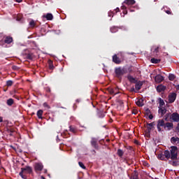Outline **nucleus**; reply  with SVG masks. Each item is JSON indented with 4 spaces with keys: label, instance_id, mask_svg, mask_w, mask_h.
I'll use <instances>...</instances> for the list:
<instances>
[{
    "label": "nucleus",
    "instance_id": "1",
    "mask_svg": "<svg viewBox=\"0 0 179 179\" xmlns=\"http://www.w3.org/2000/svg\"><path fill=\"white\" fill-rule=\"evenodd\" d=\"M164 156L167 160H178V148L177 146H171L170 151L164 150Z\"/></svg>",
    "mask_w": 179,
    "mask_h": 179
},
{
    "label": "nucleus",
    "instance_id": "2",
    "mask_svg": "<svg viewBox=\"0 0 179 179\" xmlns=\"http://www.w3.org/2000/svg\"><path fill=\"white\" fill-rule=\"evenodd\" d=\"M115 73L116 78H121L124 73H127L125 71V69H122L121 67H117L115 69Z\"/></svg>",
    "mask_w": 179,
    "mask_h": 179
},
{
    "label": "nucleus",
    "instance_id": "3",
    "mask_svg": "<svg viewBox=\"0 0 179 179\" xmlns=\"http://www.w3.org/2000/svg\"><path fill=\"white\" fill-rule=\"evenodd\" d=\"M112 61L116 65H120L124 61V57L121 56V57H118L116 54H115L112 57Z\"/></svg>",
    "mask_w": 179,
    "mask_h": 179
},
{
    "label": "nucleus",
    "instance_id": "4",
    "mask_svg": "<svg viewBox=\"0 0 179 179\" xmlns=\"http://www.w3.org/2000/svg\"><path fill=\"white\" fill-rule=\"evenodd\" d=\"M166 122H164V120L159 119L157 122V128L158 132H162V128L164 129Z\"/></svg>",
    "mask_w": 179,
    "mask_h": 179
},
{
    "label": "nucleus",
    "instance_id": "5",
    "mask_svg": "<svg viewBox=\"0 0 179 179\" xmlns=\"http://www.w3.org/2000/svg\"><path fill=\"white\" fill-rule=\"evenodd\" d=\"M97 142H99V139L94 137L91 138V141H90L91 145L96 150H99V149H100V148L99 147V143H97Z\"/></svg>",
    "mask_w": 179,
    "mask_h": 179
},
{
    "label": "nucleus",
    "instance_id": "6",
    "mask_svg": "<svg viewBox=\"0 0 179 179\" xmlns=\"http://www.w3.org/2000/svg\"><path fill=\"white\" fill-rule=\"evenodd\" d=\"M170 120H172L173 122H179V114L177 112L173 113L170 116Z\"/></svg>",
    "mask_w": 179,
    "mask_h": 179
},
{
    "label": "nucleus",
    "instance_id": "7",
    "mask_svg": "<svg viewBox=\"0 0 179 179\" xmlns=\"http://www.w3.org/2000/svg\"><path fill=\"white\" fill-rule=\"evenodd\" d=\"M176 99H177V94L175 92L170 93L169 95V103H174L176 101Z\"/></svg>",
    "mask_w": 179,
    "mask_h": 179
},
{
    "label": "nucleus",
    "instance_id": "8",
    "mask_svg": "<svg viewBox=\"0 0 179 179\" xmlns=\"http://www.w3.org/2000/svg\"><path fill=\"white\" fill-rule=\"evenodd\" d=\"M173 128H174V124L173 122H168L165 123L164 129H165V131H171Z\"/></svg>",
    "mask_w": 179,
    "mask_h": 179
},
{
    "label": "nucleus",
    "instance_id": "9",
    "mask_svg": "<svg viewBox=\"0 0 179 179\" xmlns=\"http://www.w3.org/2000/svg\"><path fill=\"white\" fill-rule=\"evenodd\" d=\"M21 171L24 172V173H27L28 174H31V173H33V168L27 166L24 168H21Z\"/></svg>",
    "mask_w": 179,
    "mask_h": 179
},
{
    "label": "nucleus",
    "instance_id": "10",
    "mask_svg": "<svg viewBox=\"0 0 179 179\" xmlns=\"http://www.w3.org/2000/svg\"><path fill=\"white\" fill-rule=\"evenodd\" d=\"M35 171H42L43 169H44V166L41 163H36L35 164Z\"/></svg>",
    "mask_w": 179,
    "mask_h": 179
},
{
    "label": "nucleus",
    "instance_id": "11",
    "mask_svg": "<svg viewBox=\"0 0 179 179\" xmlns=\"http://www.w3.org/2000/svg\"><path fill=\"white\" fill-rule=\"evenodd\" d=\"M155 80L157 83H162L164 80V78L162 75L158 74L155 76Z\"/></svg>",
    "mask_w": 179,
    "mask_h": 179
},
{
    "label": "nucleus",
    "instance_id": "12",
    "mask_svg": "<svg viewBox=\"0 0 179 179\" xmlns=\"http://www.w3.org/2000/svg\"><path fill=\"white\" fill-rule=\"evenodd\" d=\"M142 86H143V81H137L135 85L136 90H141V89H142Z\"/></svg>",
    "mask_w": 179,
    "mask_h": 179
},
{
    "label": "nucleus",
    "instance_id": "13",
    "mask_svg": "<svg viewBox=\"0 0 179 179\" xmlns=\"http://www.w3.org/2000/svg\"><path fill=\"white\" fill-rule=\"evenodd\" d=\"M13 42V38L12 36H6L4 38V43L6 44H10L11 43Z\"/></svg>",
    "mask_w": 179,
    "mask_h": 179
},
{
    "label": "nucleus",
    "instance_id": "14",
    "mask_svg": "<svg viewBox=\"0 0 179 179\" xmlns=\"http://www.w3.org/2000/svg\"><path fill=\"white\" fill-rule=\"evenodd\" d=\"M124 5H127V6H132V5H135L136 1L135 0H125L124 1Z\"/></svg>",
    "mask_w": 179,
    "mask_h": 179
},
{
    "label": "nucleus",
    "instance_id": "15",
    "mask_svg": "<svg viewBox=\"0 0 179 179\" xmlns=\"http://www.w3.org/2000/svg\"><path fill=\"white\" fill-rule=\"evenodd\" d=\"M166 89V86L163 85H160L157 87V92H158V93H162V92H164Z\"/></svg>",
    "mask_w": 179,
    "mask_h": 179
},
{
    "label": "nucleus",
    "instance_id": "16",
    "mask_svg": "<svg viewBox=\"0 0 179 179\" xmlns=\"http://www.w3.org/2000/svg\"><path fill=\"white\" fill-rule=\"evenodd\" d=\"M155 125H156V122H152L151 123H148L147 124L148 132L149 134H150V131H152V128H153V127H155Z\"/></svg>",
    "mask_w": 179,
    "mask_h": 179
},
{
    "label": "nucleus",
    "instance_id": "17",
    "mask_svg": "<svg viewBox=\"0 0 179 179\" xmlns=\"http://www.w3.org/2000/svg\"><path fill=\"white\" fill-rule=\"evenodd\" d=\"M158 113L161 114V117H163V115L167 113V109H166L165 107L159 108Z\"/></svg>",
    "mask_w": 179,
    "mask_h": 179
},
{
    "label": "nucleus",
    "instance_id": "18",
    "mask_svg": "<svg viewBox=\"0 0 179 179\" xmlns=\"http://www.w3.org/2000/svg\"><path fill=\"white\" fill-rule=\"evenodd\" d=\"M127 79L130 83H136V82H138V80H136V78L132 77V76H131V75L127 76Z\"/></svg>",
    "mask_w": 179,
    "mask_h": 179
},
{
    "label": "nucleus",
    "instance_id": "19",
    "mask_svg": "<svg viewBox=\"0 0 179 179\" xmlns=\"http://www.w3.org/2000/svg\"><path fill=\"white\" fill-rule=\"evenodd\" d=\"M159 48H160V46H153L151 49V51H152L153 54H155L156 55H157Z\"/></svg>",
    "mask_w": 179,
    "mask_h": 179
},
{
    "label": "nucleus",
    "instance_id": "20",
    "mask_svg": "<svg viewBox=\"0 0 179 179\" xmlns=\"http://www.w3.org/2000/svg\"><path fill=\"white\" fill-rule=\"evenodd\" d=\"M48 64L49 69H50V71H53V69H55V66H54V63H53L52 60L49 59L48 61Z\"/></svg>",
    "mask_w": 179,
    "mask_h": 179
},
{
    "label": "nucleus",
    "instance_id": "21",
    "mask_svg": "<svg viewBox=\"0 0 179 179\" xmlns=\"http://www.w3.org/2000/svg\"><path fill=\"white\" fill-rule=\"evenodd\" d=\"M171 142L173 145L176 144V143H179V138L178 137H175V136L171 137Z\"/></svg>",
    "mask_w": 179,
    "mask_h": 179
},
{
    "label": "nucleus",
    "instance_id": "22",
    "mask_svg": "<svg viewBox=\"0 0 179 179\" xmlns=\"http://www.w3.org/2000/svg\"><path fill=\"white\" fill-rule=\"evenodd\" d=\"M108 92L110 94H114V96H115V94H118V92H115V90L114 88H108Z\"/></svg>",
    "mask_w": 179,
    "mask_h": 179
},
{
    "label": "nucleus",
    "instance_id": "23",
    "mask_svg": "<svg viewBox=\"0 0 179 179\" xmlns=\"http://www.w3.org/2000/svg\"><path fill=\"white\" fill-rule=\"evenodd\" d=\"M15 103V100H13V99H12V98L8 99L7 100V101H6L7 106H9L10 107L11 106H13V103Z\"/></svg>",
    "mask_w": 179,
    "mask_h": 179
},
{
    "label": "nucleus",
    "instance_id": "24",
    "mask_svg": "<svg viewBox=\"0 0 179 179\" xmlns=\"http://www.w3.org/2000/svg\"><path fill=\"white\" fill-rule=\"evenodd\" d=\"M43 17L48 20H52V19H54V16L51 13H47Z\"/></svg>",
    "mask_w": 179,
    "mask_h": 179
},
{
    "label": "nucleus",
    "instance_id": "25",
    "mask_svg": "<svg viewBox=\"0 0 179 179\" xmlns=\"http://www.w3.org/2000/svg\"><path fill=\"white\" fill-rule=\"evenodd\" d=\"M43 110H38L37 111L36 115L38 117V118H39V120H43Z\"/></svg>",
    "mask_w": 179,
    "mask_h": 179
},
{
    "label": "nucleus",
    "instance_id": "26",
    "mask_svg": "<svg viewBox=\"0 0 179 179\" xmlns=\"http://www.w3.org/2000/svg\"><path fill=\"white\" fill-rule=\"evenodd\" d=\"M69 131H70V132H72L73 134L78 133V129H76V127H73V126L69 127Z\"/></svg>",
    "mask_w": 179,
    "mask_h": 179
},
{
    "label": "nucleus",
    "instance_id": "27",
    "mask_svg": "<svg viewBox=\"0 0 179 179\" xmlns=\"http://www.w3.org/2000/svg\"><path fill=\"white\" fill-rule=\"evenodd\" d=\"M157 158L159 159V160H166V155H164V151L163 153H159L157 155Z\"/></svg>",
    "mask_w": 179,
    "mask_h": 179
},
{
    "label": "nucleus",
    "instance_id": "28",
    "mask_svg": "<svg viewBox=\"0 0 179 179\" xmlns=\"http://www.w3.org/2000/svg\"><path fill=\"white\" fill-rule=\"evenodd\" d=\"M166 9H167V6H164L162 8V10H164V12L167 13V15H171V10H170V8H168V10H166Z\"/></svg>",
    "mask_w": 179,
    "mask_h": 179
},
{
    "label": "nucleus",
    "instance_id": "29",
    "mask_svg": "<svg viewBox=\"0 0 179 179\" xmlns=\"http://www.w3.org/2000/svg\"><path fill=\"white\" fill-rule=\"evenodd\" d=\"M136 106H138V107H143L144 103H143V101L142 99H138L136 102Z\"/></svg>",
    "mask_w": 179,
    "mask_h": 179
},
{
    "label": "nucleus",
    "instance_id": "30",
    "mask_svg": "<svg viewBox=\"0 0 179 179\" xmlns=\"http://www.w3.org/2000/svg\"><path fill=\"white\" fill-rule=\"evenodd\" d=\"M25 55L27 59H30L31 61L34 58L33 53H27Z\"/></svg>",
    "mask_w": 179,
    "mask_h": 179
},
{
    "label": "nucleus",
    "instance_id": "31",
    "mask_svg": "<svg viewBox=\"0 0 179 179\" xmlns=\"http://www.w3.org/2000/svg\"><path fill=\"white\" fill-rule=\"evenodd\" d=\"M29 27H30L31 29H34V27H36V21H34V20H31L29 22Z\"/></svg>",
    "mask_w": 179,
    "mask_h": 179
},
{
    "label": "nucleus",
    "instance_id": "32",
    "mask_svg": "<svg viewBox=\"0 0 179 179\" xmlns=\"http://www.w3.org/2000/svg\"><path fill=\"white\" fill-rule=\"evenodd\" d=\"M117 153L119 157H122V156H124V151L121 149H118Z\"/></svg>",
    "mask_w": 179,
    "mask_h": 179
},
{
    "label": "nucleus",
    "instance_id": "33",
    "mask_svg": "<svg viewBox=\"0 0 179 179\" xmlns=\"http://www.w3.org/2000/svg\"><path fill=\"white\" fill-rule=\"evenodd\" d=\"M130 179H139L138 173L135 172L132 173L131 176L130 177Z\"/></svg>",
    "mask_w": 179,
    "mask_h": 179
},
{
    "label": "nucleus",
    "instance_id": "34",
    "mask_svg": "<svg viewBox=\"0 0 179 179\" xmlns=\"http://www.w3.org/2000/svg\"><path fill=\"white\" fill-rule=\"evenodd\" d=\"M121 8L122 9V13L124 14V15H127V13H128V11L127 10V6H125V5H123V6H122V7H121Z\"/></svg>",
    "mask_w": 179,
    "mask_h": 179
},
{
    "label": "nucleus",
    "instance_id": "35",
    "mask_svg": "<svg viewBox=\"0 0 179 179\" xmlns=\"http://www.w3.org/2000/svg\"><path fill=\"white\" fill-rule=\"evenodd\" d=\"M24 174V172H23V171H21L19 173V176H20V177L23 179H27V176Z\"/></svg>",
    "mask_w": 179,
    "mask_h": 179
},
{
    "label": "nucleus",
    "instance_id": "36",
    "mask_svg": "<svg viewBox=\"0 0 179 179\" xmlns=\"http://www.w3.org/2000/svg\"><path fill=\"white\" fill-rule=\"evenodd\" d=\"M110 31L112 32V33H117V31H118V27H110Z\"/></svg>",
    "mask_w": 179,
    "mask_h": 179
},
{
    "label": "nucleus",
    "instance_id": "37",
    "mask_svg": "<svg viewBox=\"0 0 179 179\" xmlns=\"http://www.w3.org/2000/svg\"><path fill=\"white\" fill-rule=\"evenodd\" d=\"M151 62H152V64H159L160 62V59L152 58Z\"/></svg>",
    "mask_w": 179,
    "mask_h": 179
},
{
    "label": "nucleus",
    "instance_id": "38",
    "mask_svg": "<svg viewBox=\"0 0 179 179\" xmlns=\"http://www.w3.org/2000/svg\"><path fill=\"white\" fill-rule=\"evenodd\" d=\"M159 108L163 107L166 103H164V100H163L162 98L159 99Z\"/></svg>",
    "mask_w": 179,
    "mask_h": 179
},
{
    "label": "nucleus",
    "instance_id": "39",
    "mask_svg": "<svg viewBox=\"0 0 179 179\" xmlns=\"http://www.w3.org/2000/svg\"><path fill=\"white\" fill-rule=\"evenodd\" d=\"M169 80H174V79H176V76L174 74H169Z\"/></svg>",
    "mask_w": 179,
    "mask_h": 179
},
{
    "label": "nucleus",
    "instance_id": "40",
    "mask_svg": "<svg viewBox=\"0 0 179 179\" xmlns=\"http://www.w3.org/2000/svg\"><path fill=\"white\" fill-rule=\"evenodd\" d=\"M78 164H79L80 167H81V169H83L84 170L86 169V166L81 162H79Z\"/></svg>",
    "mask_w": 179,
    "mask_h": 179
},
{
    "label": "nucleus",
    "instance_id": "41",
    "mask_svg": "<svg viewBox=\"0 0 179 179\" xmlns=\"http://www.w3.org/2000/svg\"><path fill=\"white\" fill-rule=\"evenodd\" d=\"M12 85H13V81H12V80H8V81L6 82V85H7L8 87L12 86Z\"/></svg>",
    "mask_w": 179,
    "mask_h": 179
},
{
    "label": "nucleus",
    "instance_id": "42",
    "mask_svg": "<svg viewBox=\"0 0 179 179\" xmlns=\"http://www.w3.org/2000/svg\"><path fill=\"white\" fill-rule=\"evenodd\" d=\"M152 114V112L149 108L145 109V115H150Z\"/></svg>",
    "mask_w": 179,
    "mask_h": 179
},
{
    "label": "nucleus",
    "instance_id": "43",
    "mask_svg": "<svg viewBox=\"0 0 179 179\" xmlns=\"http://www.w3.org/2000/svg\"><path fill=\"white\" fill-rule=\"evenodd\" d=\"M44 90L45 92H47V93H51V88H50V87H46L44 88Z\"/></svg>",
    "mask_w": 179,
    "mask_h": 179
},
{
    "label": "nucleus",
    "instance_id": "44",
    "mask_svg": "<svg viewBox=\"0 0 179 179\" xmlns=\"http://www.w3.org/2000/svg\"><path fill=\"white\" fill-rule=\"evenodd\" d=\"M12 69H13V71H19V67L17 66H13Z\"/></svg>",
    "mask_w": 179,
    "mask_h": 179
},
{
    "label": "nucleus",
    "instance_id": "45",
    "mask_svg": "<svg viewBox=\"0 0 179 179\" xmlns=\"http://www.w3.org/2000/svg\"><path fill=\"white\" fill-rule=\"evenodd\" d=\"M43 107H45V108H50V106L48 105V103H47V102L43 103Z\"/></svg>",
    "mask_w": 179,
    "mask_h": 179
},
{
    "label": "nucleus",
    "instance_id": "46",
    "mask_svg": "<svg viewBox=\"0 0 179 179\" xmlns=\"http://www.w3.org/2000/svg\"><path fill=\"white\" fill-rule=\"evenodd\" d=\"M169 115H170V113H166L165 115V118H164L165 121H169Z\"/></svg>",
    "mask_w": 179,
    "mask_h": 179
},
{
    "label": "nucleus",
    "instance_id": "47",
    "mask_svg": "<svg viewBox=\"0 0 179 179\" xmlns=\"http://www.w3.org/2000/svg\"><path fill=\"white\" fill-rule=\"evenodd\" d=\"M132 114H134V115H136V114H138V110L134 109V110H132Z\"/></svg>",
    "mask_w": 179,
    "mask_h": 179
},
{
    "label": "nucleus",
    "instance_id": "48",
    "mask_svg": "<svg viewBox=\"0 0 179 179\" xmlns=\"http://www.w3.org/2000/svg\"><path fill=\"white\" fill-rule=\"evenodd\" d=\"M177 161H173V162H171V164L172 165V166H177Z\"/></svg>",
    "mask_w": 179,
    "mask_h": 179
},
{
    "label": "nucleus",
    "instance_id": "49",
    "mask_svg": "<svg viewBox=\"0 0 179 179\" xmlns=\"http://www.w3.org/2000/svg\"><path fill=\"white\" fill-rule=\"evenodd\" d=\"M104 117H106L104 113H101L99 114V118H104Z\"/></svg>",
    "mask_w": 179,
    "mask_h": 179
},
{
    "label": "nucleus",
    "instance_id": "50",
    "mask_svg": "<svg viewBox=\"0 0 179 179\" xmlns=\"http://www.w3.org/2000/svg\"><path fill=\"white\" fill-rule=\"evenodd\" d=\"M127 150H131V151L134 150V148L132 146H128L127 147Z\"/></svg>",
    "mask_w": 179,
    "mask_h": 179
},
{
    "label": "nucleus",
    "instance_id": "51",
    "mask_svg": "<svg viewBox=\"0 0 179 179\" xmlns=\"http://www.w3.org/2000/svg\"><path fill=\"white\" fill-rule=\"evenodd\" d=\"M149 120H153V115H148Z\"/></svg>",
    "mask_w": 179,
    "mask_h": 179
},
{
    "label": "nucleus",
    "instance_id": "52",
    "mask_svg": "<svg viewBox=\"0 0 179 179\" xmlns=\"http://www.w3.org/2000/svg\"><path fill=\"white\" fill-rule=\"evenodd\" d=\"M0 122H3V117H0Z\"/></svg>",
    "mask_w": 179,
    "mask_h": 179
},
{
    "label": "nucleus",
    "instance_id": "53",
    "mask_svg": "<svg viewBox=\"0 0 179 179\" xmlns=\"http://www.w3.org/2000/svg\"><path fill=\"white\" fill-rule=\"evenodd\" d=\"M15 2H18V3H20V2H22L23 0H15Z\"/></svg>",
    "mask_w": 179,
    "mask_h": 179
},
{
    "label": "nucleus",
    "instance_id": "54",
    "mask_svg": "<svg viewBox=\"0 0 179 179\" xmlns=\"http://www.w3.org/2000/svg\"><path fill=\"white\" fill-rule=\"evenodd\" d=\"M115 10H116V13H117V12H120V8H117L115 9Z\"/></svg>",
    "mask_w": 179,
    "mask_h": 179
},
{
    "label": "nucleus",
    "instance_id": "55",
    "mask_svg": "<svg viewBox=\"0 0 179 179\" xmlns=\"http://www.w3.org/2000/svg\"><path fill=\"white\" fill-rule=\"evenodd\" d=\"M130 92H135V88H134V87L131 88V90H130Z\"/></svg>",
    "mask_w": 179,
    "mask_h": 179
},
{
    "label": "nucleus",
    "instance_id": "56",
    "mask_svg": "<svg viewBox=\"0 0 179 179\" xmlns=\"http://www.w3.org/2000/svg\"><path fill=\"white\" fill-rule=\"evenodd\" d=\"M80 100L79 99H76V102L79 103Z\"/></svg>",
    "mask_w": 179,
    "mask_h": 179
},
{
    "label": "nucleus",
    "instance_id": "57",
    "mask_svg": "<svg viewBox=\"0 0 179 179\" xmlns=\"http://www.w3.org/2000/svg\"><path fill=\"white\" fill-rule=\"evenodd\" d=\"M41 179H45L44 176H41Z\"/></svg>",
    "mask_w": 179,
    "mask_h": 179
},
{
    "label": "nucleus",
    "instance_id": "58",
    "mask_svg": "<svg viewBox=\"0 0 179 179\" xmlns=\"http://www.w3.org/2000/svg\"><path fill=\"white\" fill-rule=\"evenodd\" d=\"M178 129H179V123L178 124Z\"/></svg>",
    "mask_w": 179,
    "mask_h": 179
},
{
    "label": "nucleus",
    "instance_id": "59",
    "mask_svg": "<svg viewBox=\"0 0 179 179\" xmlns=\"http://www.w3.org/2000/svg\"><path fill=\"white\" fill-rule=\"evenodd\" d=\"M9 131H10V132H11V133L13 132V131H12V130H9Z\"/></svg>",
    "mask_w": 179,
    "mask_h": 179
},
{
    "label": "nucleus",
    "instance_id": "60",
    "mask_svg": "<svg viewBox=\"0 0 179 179\" xmlns=\"http://www.w3.org/2000/svg\"><path fill=\"white\" fill-rule=\"evenodd\" d=\"M177 89H179V85H178V87H177Z\"/></svg>",
    "mask_w": 179,
    "mask_h": 179
},
{
    "label": "nucleus",
    "instance_id": "61",
    "mask_svg": "<svg viewBox=\"0 0 179 179\" xmlns=\"http://www.w3.org/2000/svg\"><path fill=\"white\" fill-rule=\"evenodd\" d=\"M93 152H94V153H96V150H93Z\"/></svg>",
    "mask_w": 179,
    "mask_h": 179
},
{
    "label": "nucleus",
    "instance_id": "62",
    "mask_svg": "<svg viewBox=\"0 0 179 179\" xmlns=\"http://www.w3.org/2000/svg\"><path fill=\"white\" fill-rule=\"evenodd\" d=\"M0 163H1V159H0Z\"/></svg>",
    "mask_w": 179,
    "mask_h": 179
}]
</instances>
